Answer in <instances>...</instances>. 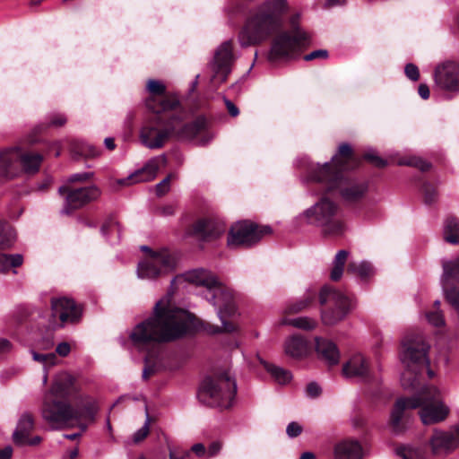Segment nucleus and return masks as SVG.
Returning <instances> with one entry per match:
<instances>
[{
	"mask_svg": "<svg viewBox=\"0 0 459 459\" xmlns=\"http://www.w3.org/2000/svg\"><path fill=\"white\" fill-rule=\"evenodd\" d=\"M16 239L13 228L4 221H0V249L10 248Z\"/></svg>",
	"mask_w": 459,
	"mask_h": 459,
	"instance_id": "obj_36",
	"label": "nucleus"
},
{
	"mask_svg": "<svg viewBox=\"0 0 459 459\" xmlns=\"http://www.w3.org/2000/svg\"><path fill=\"white\" fill-rule=\"evenodd\" d=\"M400 164H405L404 162H401ZM407 165H412L415 167L420 168V170L425 171L428 170L430 168V164L421 160H415L413 161H410L406 163Z\"/></svg>",
	"mask_w": 459,
	"mask_h": 459,
	"instance_id": "obj_61",
	"label": "nucleus"
},
{
	"mask_svg": "<svg viewBox=\"0 0 459 459\" xmlns=\"http://www.w3.org/2000/svg\"><path fill=\"white\" fill-rule=\"evenodd\" d=\"M167 163L166 156L160 155L151 159L145 166L131 174L127 178L119 179L117 182L122 186H129L139 182H148L155 178L160 167Z\"/></svg>",
	"mask_w": 459,
	"mask_h": 459,
	"instance_id": "obj_22",
	"label": "nucleus"
},
{
	"mask_svg": "<svg viewBox=\"0 0 459 459\" xmlns=\"http://www.w3.org/2000/svg\"><path fill=\"white\" fill-rule=\"evenodd\" d=\"M236 59L233 53V41L226 40L222 42L215 50L213 59L211 63V68L213 72V80L219 82L226 81L231 72V66Z\"/></svg>",
	"mask_w": 459,
	"mask_h": 459,
	"instance_id": "obj_19",
	"label": "nucleus"
},
{
	"mask_svg": "<svg viewBox=\"0 0 459 459\" xmlns=\"http://www.w3.org/2000/svg\"><path fill=\"white\" fill-rule=\"evenodd\" d=\"M444 238L451 244H459V220L449 217L445 221Z\"/></svg>",
	"mask_w": 459,
	"mask_h": 459,
	"instance_id": "obj_35",
	"label": "nucleus"
},
{
	"mask_svg": "<svg viewBox=\"0 0 459 459\" xmlns=\"http://www.w3.org/2000/svg\"><path fill=\"white\" fill-rule=\"evenodd\" d=\"M359 160L355 157L350 144L342 143L338 152L333 156L331 162L317 165L308 174L310 181L325 185L327 192L339 189L342 198L346 202H356L363 197L368 190L365 182L349 179L343 172L359 166Z\"/></svg>",
	"mask_w": 459,
	"mask_h": 459,
	"instance_id": "obj_2",
	"label": "nucleus"
},
{
	"mask_svg": "<svg viewBox=\"0 0 459 459\" xmlns=\"http://www.w3.org/2000/svg\"><path fill=\"white\" fill-rule=\"evenodd\" d=\"M23 263V257L20 254H0V272L7 273L12 267H19Z\"/></svg>",
	"mask_w": 459,
	"mask_h": 459,
	"instance_id": "obj_38",
	"label": "nucleus"
},
{
	"mask_svg": "<svg viewBox=\"0 0 459 459\" xmlns=\"http://www.w3.org/2000/svg\"><path fill=\"white\" fill-rule=\"evenodd\" d=\"M186 279L191 283L204 287L205 290L211 289L217 281L210 272L204 269H196L188 272L186 274Z\"/></svg>",
	"mask_w": 459,
	"mask_h": 459,
	"instance_id": "obj_30",
	"label": "nucleus"
},
{
	"mask_svg": "<svg viewBox=\"0 0 459 459\" xmlns=\"http://www.w3.org/2000/svg\"><path fill=\"white\" fill-rule=\"evenodd\" d=\"M454 281L459 282V278H450L447 283L444 284L443 276L441 277V283L443 290L446 293V297L448 302L457 310L459 313V291H456L455 289L452 288Z\"/></svg>",
	"mask_w": 459,
	"mask_h": 459,
	"instance_id": "obj_39",
	"label": "nucleus"
},
{
	"mask_svg": "<svg viewBox=\"0 0 459 459\" xmlns=\"http://www.w3.org/2000/svg\"><path fill=\"white\" fill-rule=\"evenodd\" d=\"M422 191L426 204H432L436 201L437 194L436 188L433 186L429 183H425L422 186Z\"/></svg>",
	"mask_w": 459,
	"mask_h": 459,
	"instance_id": "obj_44",
	"label": "nucleus"
},
{
	"mask_svg": "<svg viewBox=\"0 0 459 459\" xmlns=\"http://www.w3.org/2000/svg\"><path fill=\"white\" fill-rule=\"evenodd\" d=\"M362 456L363 449L357 440H342L337 443L333 449L334 459H362Z\"/></svg>",
	"mask_w": 459,
	"mask_h": 459,
	"instance_id": "obj_27",
	"label": "nucleus"
},
{
	"mask_svg": "<svg viewBox=\"0 0 459 459\" xmlns=\"http://www.w3.org/2000/svg\"><path fill=\"white\" fill-rule=\"evenodd\" d=\"M434 81L441 90L459 92V64L446 61L435 68Z\"/></svg>",
	"mask_w": 459,
	"mask_h": 459,
	"instance_id": "obj_20",
	"label": "nucleus"
},
{
	"mask_svg": "<svg viewBox=\"0 0 459 459\" xmlns=\"http://www.w3.org/2000/svg\"><path fill=\"white\" fill-rule=\"evenodd\" d=\"M18 160L27 173H34L39 169L42 161V156L39 153L25 152L19 155Z\"/></svg>",
	"mask_w": 459,
	"mask_h": 459,
	"instance_id": "obj_33",
	"label": "nucleus"
},
{
	"mask_svg": "<svg viewBox=\"0 0 459 459\" xmlns=\"http://www.w3.org/2000/svg\"><path fill=\"white\" fill-rule=\"evenodd\" d=\"M272 233L269 226H260L250 221H238L232 225L228 237L230 247H251L265 236Z\"/></svg>",
	"mask_w": 459,
	"mask_h": 459,
	"instance_id": "obj_14",
	"label": "nucleus"
},
{
	"mask_svg": "<svg viewBox=\"0 0 459 459\" xmlns=\"http://www.w3.org/2000/svg\"><path fill=\"white\" fill-rule=\"evenodd\" d=\"M74 382V377L67 372H61L57 374L49 392L44 396L42 406L44 405L47 398H49L52 401H57V398L65 399L74 394L76 391Z\"/></svg>",
	"mask_w": 459,
	"mask_h": 459,
	"instance_id": "obj_24",
	"label": "nucleus"
},
{
	"mask_svg": "<svg viewBox=\"0 0 459 459\" xmlns=\"http://www.w3.org/2000/svg\"><path fill=\"white\" fill-rule=\"evenodd\" d=\"M316 351L318 357L329 366L335 365L340 360V352L336 344L329 340L316 338Z\"/></svg>",
	"mask_w": 459,
	"mask_h": 459,
	"instance_id": "obj_28",
	"label": "nucleus"
},
{
	"mask_svg": "<svg viewBox=\"0 0 459 459\" xmlns=\"http://www.w3.org/2000/svg\"><path fill=\"white\" fill-rule=\"evenodd\" d=\"M32 358L34 360L39 362L53 364L56 359V355L54 353L39 354L35 351H32Z\"/></svg>",
	"mask_w": 459,
	"mask_h": 459,
	"instance_id": "obj_53",
	"label": "nucleus"
},
{
	"mask_svg": "<svg viewBox=\"0 0 459 459\" xmlns=\"http://www.w3.org/2000/svg\"><path fill=\"white\" fill-rule=\"evenodd\" d=\"M91 176V173H87V172H83V173H75V174H73L70 178H69V181L71 182H79V181H86L88 180Z\"/></svg>",
	"mask_w": 459,
	"mask_h": 459,
	"instance_id": "obj_60",
	"label": "nucleus"
},
{
	"mask_svg": "<svg viewBox=\"0 0 459 459\" xmlns=\"http://www.w3.org/2000/svg\"><path fill=\"white\" fill-rule=\"evenodd\" d=\"M49 325L61 328L67 324H78L82 316V308L73 299L67 297L52 298Z\"/></svg>",
	"mask_w": 459,
	"mask_h": 459,
	"instance_id": "obj_16",
	"label": "nucleus"
},
{
	"mask_svg": "<svg viewBox=\"0 0 459 459\" xmlns=\"http://www.w3.org/2000/svg\"><path fill=\"white\" fill-rule=\"evenodd\" d=\"M286 432L290 437H296L301 434L302 427L298 422L292 421L287 426Z\"/></svg>",
	"mask_w": 459,
	"mask_h": 459,
	"instance_id": "obj_52",
	"label": "nucleus"
},
{
	"mask_svg": "<svg viewBox=\"0 0 459 459\" xmlns=\"http://www.w3.org/2000/svg\"><path fill=\"white\" fill-rule=\"evenodd\" d=\"M98 410V404L94 400L87 401L82 408H74L67 402L47 398L41 414L51 429H60L68 426L71 421L79 422L86 420L93 422Z\"/></svg>",
	"mask_w": 459,
	"mask_h": 459,
	"instance_id": "obj_6",
	"label": "nucleus"
},
{
	"mask_svg": "<svg viewBox=\"0 0 459 459\" xmlns=\"http://www.w3.org/2000/svg\"><path fill=\"white\" fill-rule=\"evenodd\" d=\"M204 295L210 303L217 307V313L222 324L221 326L206 324L204 330L210 334L237 331L238 326L234 323L227 321L228 317L233 316L237 312L231 290L216 281L211 289L204 290Z\"/></svg>",
	"mask_w": 459,
	"mask_h": 459,
	"instance_id": "obj_9",
	"label": "nucleus"
},
{
	"mask_svg": "<svg viewBox=\"0 0 459 459\" xmlns=\"http://www.w3.org/2000/svg\"><path fill=\"white\" fill-rule=\"evenodd\" d=\"M33 427L34 420L32 415L29 412L22 413L13 434L14 444L20 446L39 445L41 442L39 436L30 437Z\"/></svg>",
	"mask_w": 459,
	"mask_h": 459,
	"instance_id": "obj_23",
	"label": "nucleus"
},
{
	"mask_svg": "<svg viewBox=\"0 0 459 459\" xmlns=\"http://www.w3.org/2000/svg\"><path fill=\"white\" fill-rule=\"evenodd\" d=\"M172 178V174L168 175L162 181L158 183L155 186L156 194L159 196L164 195L169 191L170 188V179Z\"/></svg>",
	"mask_w": 459,
	"mask_h": 459,
	"instance_id": "obj_47",
	"label": "nucleus"
},
{
	"mask_svg": "<svg viewBox=\"0 0 459 459\" xmlns=\"http://www.w3.org/2000/svg\"><path fill=\"white\" fill-rule=\"evenodd\" d=\"M191 325V315L176 307L172 303V295L168 293L156 302L152 316L133 328L129 339L138 350H148L155 344L185 336Z\"/></svg>",
	"mask_w": 459,
	"mask_h": 459,
	"instance_id": "obj_1",
	"label": "nucleus"
},
{
	"mask_svg": "<svg viewBox=\"0 0 459 459\" xmlns=\"http://www.w3.org/2000/svg\"><path fill=\"white\" fill-rule=\"evenodd\" d=\"M328 51L325 49H317L304 56V60L311 61L314 59H326L328 57Z\"/></svg>",
	"mask_w": 459,
	"mask_h": 459,
	"instance_id": "obj_51",
	"label": "nucleus"
},
{
	"mask_svg": "<svg viewBox=\"0 0 459 459\" xmlns=\"http://www.w3.org/2000/svg\"><path fill=\"white\" fill-rule=\"evenodd\" d=\"M191 451L193 453H195L197 456L199 457H202V456H204L206 455V448L205 446L201 444V443H197V444H195L192 447H191Z\"/></svg>",
	"mask_w": 459,
	"mask_h": 459,
	"instance_id": "obj_62",
	"label": "nucleus"
},
{
	"mask_svg": "<svg viewBox=\"0 0 459 459\" xmlns=\"http://www.w3.org/2000/svg\"><path fill=\"white\" fill-rule=\"evenodd\" d=\"M146 87L151 94L145 100L148 109L156 115L164 114L166 116L178 110L179 107L178 100L165 95L166 86L161 82L151 79L147 82Z\"/></svg>",
	"mask_w": 459,
	"mask_h": 459,
	"instance_id": "obj_17",
	"label": "nucleus"
},
{
	"mask_svg": "<svg viewBox=\"0 0 459 459\" xmlns=\"http://www.w3.org/2000/svg\"><path fill=\"white\" fill-rule=\"evenodd\" d=\"M443 269V281L445 285L450 278L455 277L459 279V256L454 261L444 263Z\"/></svg>",
	"mask_w": 459,
	"mask_h": 459,
	"instance_id": "obj_43",
	"label": "nucleus"
},
{
	"mask_svg": "<svg viewBox=\"0 0 459 459\" xmlns=\"http://www.w3.org/2000/svg\"><path fill=\"white\" fill-rule=\"evenodd\" d=\"M303 215L308 223L319 227L324 236L342 237L347 230L346 222L340 215L339 205L327 197H322Z\"/></svg>",
	"mask_w": 459,
	"mask_h": 459,
	"instance_id": "obj_7",
	"label": "nucleus"
},
{
	"mask_svg": "<svg viewBox=\"0 0 459 459\" xmlns=\"http://www.w3.org/2000/svg\"><path fill=\"white\" fill-rule=\"evenodd\" d=\"M58 192L65 195V204L62 213L68 214L72 211L82 208L90 202L97 200L100 195V189L95 186L80 188L60 186Z\"/></svg>",
	"mask_w": 459,
	"mask_h": 459,
	"instance_id": "obj_18",
	"label": "nucleus"
},
{
	"mask_svg": "<svg viewBox=\"0 0 459 459\" xmlns=\"http://www.w3.org/2000/svg\"><path fill=\"white\" fill-rule=\"evenodd\" d=\"M285 353L294 359H301L308 352L307 342L299 335L288 338L284 343Z\"/></svg>",
	"mask_w": 459,
	"mask_h": 459,
	"instance_id": "obj_29",
	"label": "nucleus"
},
{
	"mask_svg": "<svg viewBox=\"0 0 459 459\" xmlns=\"http://www.w3.org/2000/svg\"><path fill=\"white\" fill-rule=\"evenodd\" d=\"M222 447V443L220 441H213L210 444L208 448L206 449V456L213 457L218 455Z\"/></svg>",
	"mask_w": 459,
	"mask_h": 459,
	"instance_id": "obj_54",
	"label": "nucleus"
},
{
	"mask_svg": "<svg viewBox=\"0 0 459 459\" xmlns=\"http://www.w3.org/2000/svg\"><path fill=\"white\" fill-rule=\"evenodd\" d=\"M403 459H424V455L420 449L417 448H404L403 450Z\"/></svg>",
	"mask_w": 459,
	"mask_h": 459,
	"instance_id": "obj_50",
	"label": "nucleus"
},
{
	"mask_svg": "<svg viewBox=\"0 0 459 459\" xmlns=\"http://www.w3.org/2000/svg\"><path fill=\"white\" fill-rule=\"evenodd\" d=\"M19 153L15 150L0 152V176L13 177L14 175L13 166L18 160Z\"/></svg>",
	"mask_w": 459,
	"mask_h": 459,
	"instance_id": "obj_31",
	"label": "nucleus"
},
{
	"mask_svg": "<svg viewBox=\"0 0 459 459\" xmlns=\"http://www.w3.org/2000/svg\"><path fill=\"white\" fill-rule=\"evenodd\" d=\"M364 158L368 160L369 162H371L372 164H374L376 167L377 168H384L386 166L387 162L386 160H385L384 159H382L381 157L377 156L376 153L374 152H367L365 155H364Z\"/></svg>",
	"mask_w": 459,
	"mask_h": 459,
	"instance_id": "obj_49",
	"label": "nucleus"
},
{
	"mask_svg": "<svg viewBox=\"0 0 459 459\" xmlns=\"http://www.w3.org/2000/svg\"><path fill=\"white\" fill-rule=\"evenodd\" d=\"M420 408V417L424 425L444 421L449 408L442 402L439 390L435 386H425L420 392L410 398H400L396 401L391 413V425L395 433L402 432L403 428L401 420L406 409Z\"/></svg>",
	"mask_w": 459,
	"mask_h": 459,
	"instance_id": "obj_4",
	"label": "nucleus"
},
{
	"mask_svg": "<svg viewBox=\"0 0 459 459\" xmlns=\"http://www.w3.org/2000/svg\"><path fill=\"white\" fill-rule=\"evenodd\" d=\"M237 392V384L229 372L206 377L198 392L203 403L221 409L232 405Z\"/></svg>",
	"mask_w": 459,
	"mask_h": 459,
	"instance_id": "obj_8",
	"label": "nucleus"
},
{
	"mask_svg": "<svg viewBox=\"0 0 459 459\" xmlns=\"http://www.w3.org/2000/svg\"><path fill=\"white\" fill-rule=\"evenodd\" d=\"M426 317L428 322L434 326H441L445 324L443 315L438 310L427 313Z\"/></svg>",
	"mask_w": 459,
	"mask_h": 459,
	"instance_id": "obj_46",
	"label": "nucleus"
},
{
	"mask_svg": "<svg viewBox=\"0 0 459 459\" xmlns=\"http://www.w3.org/2000/svg\"><path fill=\"white\" fill-rule=\"evenodd\" d=\"M288 9L286 0H266L252 10L238 36L241 47L258 45L268 39L281 27Z\"/></svg>",
	"mask_w": 459,
	"mask_h": 459,
	"instance_id": "obj_3",
	"label": "nucleus"
},
{
	"mask_svg": "<svg viewBox=\"0 0 459 459\" xmlns=\"http://www.w3.org/2000/svg\"><path fill=\"white\" fill-rule=\"evenodd\" d=\"M316 298L315 291H308L299 300L288 305L285 308L287 314H296L307 308Z\"/></svg>",
	"mask_w": 459,
	"mask_h": 459,
	"instance_id": "obj_37",
	"label": "nucleus"
},
{
	"mask_svg": "<svg viewBox=\"0 0 459 459\" xmlns=\"http://www.w3.org/2000/svg\"><path fill=\"white\" fill-rule=\"evenodd\" d=\"M66 123V117L63 114H55L49 119V125L53 126H63Z\"/></svg>",
	"mask_w": 459,
	"mask_h": 459,
	"instance_id": "obj_57",
	"label": "nucleus"
},
{
	"mask_svg": "<svg viewBox=\"0 0 459 459\" xmlns=\"http://www.w3.org/2000/svg\"><path fill=\"white\" fill-rule=\"evenodd\" d=\"M321 305L326 306L321 312L322 322L325 325H333L344 319L353 307L352 300L344 293L325 286L319 293Z\"/></svg>",
	"mask_w": 459,
	"mask_h": 459,
	"instance_id": "obj_10",
	"label": "nucleus"
},
{
	"mask_svg": "<svg viewBox=\"0 0 459 459\" xmlns=\"http://www.w3.org/2000/svg\"><path fill=\"white\" fill-rule=\"evenodd\" d=\"M405 75L411 81L417 82L420 79V71L414 64H407L404 68Z\"/></svg>",
	"mask_w": 459,
	"mask_h": 459,
	"instance_id": "obj_48",
	"label": "nucleus"
},
{
	"mask_svg": "<svg viewBox=\"0 0 459 459\" xmlns=\"http://www.w3.org/2000/svg\"><path fill=\"white\" fill-rule=\"evenodd\" d=\"M224 103H225V106L231 117H236L238 116L239 110H238V107L232 101L224 98Z\"/></svg>",
	"mask_w": 459,
	"mask_h": 459,
	"instance_id": "obj_59",
	"label": "nucleus"
},
{
	"mask_svg": "<svg viewBox=\"0 0 459 459\" xmlns=\"http://www.w3.org/2000/svg\"><path fill=\"white\" fill-rule=\"evenodd\" d=\"M310 43L309 36L300 29L278 34L271 47L269 59L277 61L299 53Z\"/></svg>",
	"mask_w": 459,
	"mask_h": 459,
	"instance_id": "obj_12",
	"label": "nucleus"
},
{
	"mask_svg": "<svg viewBox=\"0 0 459 459\" xmlns=\"http://www.w3.org/2000/svg\"><path fill=\"white\" fill-rule=\"evenodd\" d=\"M193 230L202 239L211 240L220 237L225 231V226L214 220H200L194 225Z\"/></svg>",
	"mask_w": 459,
	"mask_h": 459,
	"instance_id": "obj_26",
	"label": "nucleus"
},
{
	"mask_svg": "<svg viewBox=\"0 0 459 459\" xmlns=\"http://www.w3.org/2000/svg\"><path fill=\"white\" fill-rule=\"evenodd\" d=\"M348 256L349 252L346 250H339L336 253L333 261V269L330 273L332 281H336L342 278Z\"/></svg>",
	"mask_w": 459,
	"mask_h": 459,
	"instance_id": "obj_34",
	"label": "nucleus"
},
{
	"mask_svg": "<svg viewBox=\"0 0 459 459\" xmlns=\"http://www.w3.org/2000/svg\"><path fill=\"white\" fill-rule=\"evenodd\" d=\"M262 363L264 364V368L272 375V377L278 383L285 384L290 380L291 375L289 371L264 361H262Z\"/></svg>",
	"mask_w": 459,
	"mask_h": 459,
	"instance_id": "obj_40",
	"label": "nucleus"
},
{
	"mask_svg": "<svg viewBox=\"0 0 459 459\" xmlns=\"http://www.w3.org/2000/svg\"><path fill=\"white\" fill-rule=\"evenodd\" d=\"M429 445L433 455H449L459 448L455 433L451 430L434 429Z\"/></svg>",
	"mask_w": 459,
	"mask_h": 459,
	"instance_id": "obj_21",
	"label": "nucleus"
},
{
	"mask_svg": "<svg viewBox=\"0 0 459 459\" xmlns=\"http://www.w3.org/2000/svg\"><path fill=\"white\" fill-rule=\"evenodd\" d=\"M162 117L155 121H149L143 126L140 131L141 143L149 149H160L173 138L172 114L168 115L166 123H162Z\"/></svg>",
	"mask_w": 459,
	"mask_h": 459,
	"instance_id": "obj_15",
	"label": "nucleus"
},
{
	"mask_svg": "<svg viewBox=\"0 0 459 459\" xmlns=\"http://www.w3.org/2000/svg\"><path fill=\"white\" fill-rule=\"evenodd\" d=\"M282 325H289L295 328L303 330H313L316 326V322L307 316L296 317L292 319H283Z\"/></svg>",
	"mask_w": 459,
	"mask_h": 459,
	"instance_id": "obj_41",
	"label": "nucleus"
},
{
	"mask_svg": "<svg viewBox=\"0 0 459 459\" xmlns=\"http://www.w3.org/2000/svg\"><path fill=\"white\" fill-rule=\"evenodd\" d=\"M348 273L367 278L372 273L371 265L368 262H351L347 268Z\"/></svg>",
	"mask_w": 459,
	"mask_h": 459,
	"instance_id": "obj_42",
	"label": "nucleus"
},
{
	"mask_svg": "<svg viewBox=\"0 0 459 459\" xmlns=\"http://www.w3.org/2000/svg\"><path fill=\"white\" fill-rule=\"evenodd\" d=\"M306 392L307 396L315 398L321 394V388L316 382H311L307 385Z\"/></svg>",
	"mask_w": 459,
	"mask_h": 459,
	"instance_id": "obj_56",
	"label": "nucleus"
},
{
	"mask_svg": "<svg viewBox=\"0 0 459 459\" xmlns=\"http://www.w3.org/2000/svg\"><path fill=\"white\" fill-rule=\"evenodd\" d=\"M150 432V420L149 417L147 416V419L143 424V426L139 429L133 436V440L134 443H139L143 441L149 434Z\"/></svg>",
	"mask_w": 459,
	"mask_h": 459,
	"instance_id": "obj_45",
	"label": "nucleus"
},
{
	"mask_svg": "<svg viewBox=\"0 0 459 459\" xmlns=\"http://www.w3.org/2000/svg\"><path fill=\"white\" fill-rule=\"evenodd\" d=\"M117 230V231L120 230V225L117 221L114 220H109L108 221L105 222L101 227V233L104 236H107L110 230Z\"/></svg>",
	"mask_w": 459,
	"mask_h": 459,
	"instance_id": "obj_55",
	"label": "nucleus"
},
{
	"mask_svg": "<svg viewBox=\"0 0 459 459\" xmlns=\"http://www.w3.org/2000/svg\"><path fill=\"white\" fill-rule=\"evenodd\" d=\"M141 250L147 253V255L138 264L139 278L153 280L174 269L176 261L169 250L160 249L155 252L147 246H142Z\"/></svg>",
	"mask_w": 459,
	"mask_h": 459,
	"instance_id": "obj_11",
	"label": "nucleus"
},
{
	"mask_svg": "<svg viewBox=\"0 0 459 459\" xmlns=\"http://www.w3.org/2000/svg\"><path fill=\"white\" fill-rule=\"evenodd\" d=\"M71 152L75 157L96 158L100 155V150L84 142L74 141Z\"/></svg>",
	"mask_w": 459,
	"mask_h": 459,
	"instance_id": "obj_32",
	"label": "nucleus"
},
{
	"mask_svg": "<svg viewBox=\"0 0 459 459\" xmlns=\"http://www.w3.org/2000/svg\"><path fill=\"white\" fill-rule=\"evenodd\" d=\"M179 114H172L173 138L180 141H193L198 145H204L211 141L212 135L207 129V120L198 117L189 124H183Z\"/></svg>",
	"mask_w": 459,
	"mask_h": 459,
	"instance_id": "obj_13",
	"label": "nucleus"
},
{
	"mask_svg": "<svg viewBox=\"0 0 459 459\" xmlns=\"http://www.w3.org/2000/svg\"><path fill=\"white\" fill-rule=\"evenodd\" d=\"M418 92H419V95L423 99V100H428L429 98V88L427 84L425 83H420L419 85V88H418Z\"/></svg>",
	"mask_w": 459,
	"mask_h": 459,
	"instance_id": "obj_64",
	"label": "nucleus"
},
{
	"mask_svg": "<svg viewBox=\"0 0 459 459\" xmlns=\"http://www.w3.org/2000/svg\"><path fill=\"white\" fill-rule=\"evenodd\" d=\"M12 350V343L4 338L0 339V354H4Z\"/></svg>",
	"mask_w": 459,
	"mask_h": 459,
	"instance_id": "obj_63",
	"label": "nucleus"
},
{
	"mask_svg": "<svg viewBox=\"0 0 459 459\" xmlns=\"http://www.w3.org/2000/svg\"><path fill=\"white\" fill-rule=\"evenodd\" d=\"M345 377L367 380L370 376L368 359L361 354L352 356L342 367Z\"/></svg>",
	"mask_w": 459,
	"mask_h": 459,
	"instance_id": "obj_25",
	"label": "nucleus"
},
{
	"mask_svg": "<svg viewBox=\"0 0 459 459\" xmlns=\"http://www.w3.org/2000/svg\"><path fill=\"white\" fill-rule=\"evenodd\" d=\"M71 351L70 344L68 342H60L56 349V353L61 357H66Z\"/></svg>",
	"mask_w": 459,
	"mask_h": 459,
	"instance_id": "obj_58",
	"label": "nucleus"
},
{
	"mask_svg": "<svg viewBox=\"0 0 459 459\" xmlns=\"http://www.w3.org/2000/svg\"><path fill=\"white\" fill-rule=\"evenodd\" d=\"M429 346L420 335L406 336L402 342L400 359L403 365L401 384L406 390H415L420 385V376L424 369L431 377L433 372L429 368L428 351Z\"/></svg>",
	"mask_w": 459,
	"mask_h": 459,
	"instance_id": "obj_5",
	"label": "nucleus"
}]
</instances>
